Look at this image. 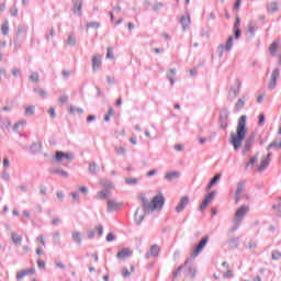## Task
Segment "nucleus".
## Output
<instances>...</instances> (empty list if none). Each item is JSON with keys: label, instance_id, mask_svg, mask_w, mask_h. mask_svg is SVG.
Listing matches in <instances>:
<instances>
[{"label": "nucleus", "instance_id": "51", "mask_svg": "<svg viewBox=\"0 0 281 281\" xmlns=\"http://www.w3.org/2000/svg\"><path fill=\"white\" fill-rule=\"evenodd\" d=\"M91 27H92V30H98V27H100V23L99 22H89L87 24V29L89 30Z\"/></svg>", "mask_w": 281, "mask_h": 281}, {"label": "nucleus", "instance_id": "18", "mask_svg": "<svg viewBox=\"0 0 281 281\" xmlns=\"http://www.w3.org/2000/svg\"><path fill=\"white\" fill-rule=\"evenodd\" d=\"M72 12H74V14H77L78 16H82V0L74 1Z\"/></svg>", "mask_w": 281, "mask_h": 281}, {"label": "nucleus", "instance_id": "38", "mask_svg": "<svg viewBox=\"0 0 281 281\" xmlns=\"http://www.w3.org/2000/svg\"><path fill=\"white\" fill-rule=\"evenodd\" d=\"M69 113L71 115H74V113H78L79 115H82V113H85V110H82L81 108H76V106L71 105L69 109Z\"/></svg>", "mask_w": 281, "mask_h": 281}, {"label": "nucleus", "instance_id": "1", "mask_svg": "<svg viewBox=\"0 0 281 281\" xmlns=\"http://www.w3.org/2000/svg\"><path fill=\"white\" fill-rule=\"evenodd\" d=\"M139 199L142 201V207L145 214L139 215V209H136L134 214V221L136 225H142V222L144 218H146V214H150V212H155L157 209L161 210L164 207V203H166V198H164V194L161 193L154 196L151 202L146 199L145 194H140Z\"/></svg>", "mask_w": 281, "mask_h": 281}, {"label": "nucleus", "instance_id": "27", "mask_svg": "<svg viewBox=\"0 0 281 281\" xmlns=\"http://www.w3.org/2000/svg\"><path fill=\"white\" fill-rule=\"evenodd\" d=\"M256 32H258V25L256 22L250 21L248 23V33L250 34L251 37L256 36Z\"/></svg>", "mask_w": 281, "mask_h": 281}, {"label": "nucleus", "instance_id": "15", "mask_svg": "<svg viewBox=\"0 0 281 281\" xmlns=\"http://www.w3.org/2000/svg\"><path fill=\"white\" fill-rule=\"evenodd\" d=\"M122 206V203L115 200H108V212H117V210Z\"/></svg>", "mask_w": 281, "mask_h": 281}, {"label": "nucleus", "instance_id": "43", "mask_svg": "<svg viewBox=\"0 0 281 281\" xmlns=\"http://www.w3.org/2000/svg\"><path fill=\"white\" fill-rule=\"evenodd\" d=\"M89 172L91 175H97V172H98V165L95 162H91L89 165Z\"/></svg>", "mask_w": 281, "mask_h": 281}, {"label": "nucleus", "instance_id": "32", "mask_svg": "<svg viewBox=\"0 0 281 281\" xmlns=\"http://www.w3.org/2000/svg\"><path fill=\"white\" fill-rule=\"evenodd\" d=\"M11 240H12V243H14L15 245L21 246V243L23 241V237L16 235V233H12V234H11Z\"/></svg>", "mask_w": 281, "mask_h": 281}, {"label": "nucleus", "instance_id": "54", "mask_svg": "<svg viewBox=\"0 0 281 281\" xmlns=\"http://www.w3.org/2000/svg\"><path fill=\"white\" fill-rule=\"evenodd\" d=\"M161 8H164V4L161 2H156L153 4L151 9L154 10V12H157V10H161Z\"/></svg>", "mask_w": 281, "mask_h": 281}, {"label": "nucleus", "instance_id": "29", "mask_svg": "<svg viewBox=\"0 0 281 281\" xmlns=\"http://www.w3.org/2000/svg\"><path fill=\"white\" fill-rule=\"evenodd\" d=\"M238 245H240V239L238 237H233L228 240V247H231V249H238Z\"/></svg>", "mask_w": 281, "mask_h": 281}, {"label": "nucleus", "instance_id": "24", "mask_svg": "<svg viewBox=\"0 0 281 281\" xmlns=\"http://www.w3.org/2000/svg\"><path fill=\"white\" fill-rule=\"evenodd\" d=\"M71 238L76 245L80 246L82 245V233L75 231L71 233Z\"/></svg>", "mask_w": 281, "mask_h": 281}, {"label": "nucleus", "instance_id": "2", "mask_svg": "<svg viewBox=\"0 0 281 281\" xmlns=\"http://www.w3.org/2000/svg\"><path fill=\"white\" fill-rule=\"evenodd\" d=\"M247 136V116L241 115L238 125H237V134H234V132L231 133V140L233 148L235 150H239L240 146H243V142L245 140V137Z\"/></svg>", "mask_w": 281, "mask_h": 281}, {"label": "nucleus", "instance_id": "21", "mask_svg": "<svg viewBox=\"0 0 281 281\" xmlns=\"http://www.w3.org/2000/svg\"><path fill=\"white\" fill-rule=\"evenodd\" d=\"M131 256H133V251H130L128 248H123L117 252L116 258L124 260V258H131Z\"/></svg>", "mask_w": 281, "mask_h": 281}, {"label": "nucleus", "instance_id": "26", "mask_svg": "<svg viewBox=\"0 0 281 281\" xmlns=\"http://www.w3.org/2000/svg\"><path fill=\"white\" fill-rule=\"evenodd\" d=\"M184 267H188L187 276L189 278H195V276H196V268H194L192 265L189 266V261L188 260L184 262Z\"/></svg>", "mask_w": 281, "mask_h": 281}, {"label": "nucleus", "instance_id": "59", "mask_svg": "<svg viewBox=\"0 0 281 281\" xmlns=\"http://www.w3.org/2000/svg\"><path fill=\"white\" fill-rule=\"evenodd\" d=\"M87 237L90 239V240H93V238H95V231H88L87 232Z\"/></svg>", "mask_w": 281, "mask_h": 281}, {"label": "nucleus", "instance_id": "19", "mask_svg": "<svg viewBox=\"0 0 281 281\" xmlns=\"http://www.w3.org/2000/svg\"><path fill=\"white\" fill-rule=\"evenodd\" d=\"M235 38H240V34H243V31L240 30V18H236L235 24L233 26Z\"/></svg>", "mask_w": 281, "mask_h": 281}, {"label": "nucleus", "instance_id": "62", "mask_svg": "<svg viewBox=\"0 0 281 281\" xmlns=\"http://www.w3.org/2000/svg\"><path fill=\"white\" fill-rule=\"evenodd\" d=\"M70 196L74 199V201H80V194L78 192H71Z\"/></svg>", "mask_w": 281, "mask_h": 281}, {"label": "nucleus", "instance_id": "45", "mask_svg": "<svg viewBox=\"0 0 281 281\" xmlns=\"http://www.w3.org/2000/svg\"><path fill=\"white\" fill-rule=\"evenodd\" d=\"M109 194H111V193L103 190V191H99L97 193V196H98V199H109Z\"/></svg>", "mask_w": 281, "mask_h": 281}, {"label": "nucleus", "instance_id": "9", "mask_svg": "<svg viewBox=\"0 0 281 281\" xmlns=\"http://www.w3.org/2000/svg\"><path fill=\"white\" fill-rule=\"evenodd\" d=\"M159 251H161V248L159 247V245L154 244L150 248L149 251L146 252L145 258L147 260H149V258H157V256H159Z\"/></svg>", "mask_w": 281, "mask_h": 281}, {"label": "nucleus", "instance_id": "17", "mask_svg": "<svg viewBox=\"0 0 281 281\" xmlns=\"http://www.w3.org/2000/svg\"><path fill=\"white\" fill-rule=\"evenodd\" d=\"M35 271L36 270L34 268L21 270L20 272L16 273L15 278L18 281H21V280H23V278H25V276L34 274Z\"/></svg>", "mask_w": 281, "mask_h": 281}, {"label": "nucleus", "instance_id": "11", "mask_svg": "<svg viewBox=\"0 0 281 281\" xmlns=\"http://www.w3.org/2000/svg\"><path fill=\"white\" fill-rule=\"evenodd\" d=\"M190 203V198L188 196H182L180 199V202L178 203V205L176 206V212L179 214L181 212H183L186 210V207L188 206V204Z\"/></svg>", "mask_w": 281, "mask_h": 281}, {"label": "nucleus", "instance_id": "55", "mask_svg": "<svg viewBox=\"0 0 281 281\" xmlns=\"http://www.w3.org/2000/svg\"><path fill=\"white\" fill-rule=\"evenodd\" d=\"M181 271H183V266H179L178 269L173 271V278H179V276H181Z\"/></svg>", "mask_w": 281, "mask_h": 281}, {"label": "nucleus", "instance_id": "44", "mask_svg": "<svg viewBox=\"0 0 281 281\" xmlns=\"http://www.w3.org/2000/svg\"><path fill=\"white\" fill-rule=\"evenodd\" d=\"M207 205H210V202L206 199H204L202 201V203L200 204V206H199V211L200 212H205V210L207 209Z\"/></svg>", "mask_w": 281, "mask_h": 281}, {"label": "nucleus", "instance_id": "57", "mask_svg": "<svg viewBox=\"0 0 281 281\" xmlns=\"http://www.w3.org/2000/svg\"><path fill=\"white\" fill-rule=\"evenodd\" d=\"M95 232H98L99 236H102V234H104V226H102L101 224L97 225Z\"/></svg>", "mask_w": 281, "mask_h": 281}, {"label": "nucleus", "instance_id": "56", "mask_svg": "<svg viewBox=\"0 0 281 281\" xmlns=\"http://www.w3.org/2000/svg\"><path fill=\"white\" fill-rule=\"evenodd\" d=\"M218 181H221V173H216V175L211 179V182L213 183V186H216V183H218Z\"/></svg>", "mask_w": 281, "mask_h": 281}, {"label": "nucleus", "instance_id": "64", "mask_svg": "<svg viewBox=\"0 0 281 281\" xmlns=\"http://www.w3.org/2000/svg\"><path fill=\"white\" fill-rule=\"evenodd\" d=\"M258 125H259V126H265V114H260V115H259Z\"/></svg>", "mask_w": 281, "mask_h": 281}, {"label": "nucleus", "instance_id": "22", "mask_svg": "<svg viewBox=\"0 0 281 281\" xmlns=\"http://www.w3.org/2000/svg\"><path fill=\"white\" fill-rule=\"evenodd\" d=\"M251 146H254V136H250L246 139L244 149H243V155H247V153L251 150Z\"/></svg>", "mask_w": 281, "mask_h": 281}, {"label": "nucleus", "instance_id": "28", "mask_svg": "<svg viewBox=\"0 0 281 281\" xmlns=\"http://www.w3.org/2000/svg\"><path fill=\"white\" fill-rule=\"evenodd\" d=\"M246 98L245 95H243L241 98H239L235 104V110L236 111H240L245 108V102H246Z\"/></svg>", "mask_w": 281, "mask_h": 281}, {"label": "nucleus", "instance_id": "25", "mask_svg": "<svg viewBox=\"0 0 281 281\" xmlns=\"http://www.w3.org/2000/svg\"><path fill=\"white\" fill-rule=\"evenodd\" d=\"M50 175H59V177H63L64 179L69 178V173L65 170L58 169V168H52L49 169Z\"/></svg>", "mask_w": 281, "mask_h": 281}, {"label": "nucleus", "instance_id": "7", "mask_svg": "<svg viewBox=\"0 0 281 281\" xmlns=\"http://www.w3.org/2000/svg\"><path fill=\"white\" fill-rule=\"evenodd\" d=\"M278 78H280V68H276L274 70H272L271 79L268 85V89L270 91H273V89H276V86L278 85Z\"/></svg>", "mask_w": 281, "mask_h": 281}, {"label": "nucleus", "instance_id": "16", "mask_svg": "<svg viewBox=\"0 0 281 281\" xmlns=\"http://www.w3.org/2000/svg\"><path fill=\"white\" fill-rule=\"evenodd\" d=\"M100 184L103 187V190L105 192H110V193H111V190L115 188V184L112 181L106 179H101Z\"/></svg>", "mask_w": 281, "mask_h": 281}, {"label": "nucleus", "instance_id": "34", "mask_svg": "<svg viewBox=\"0 0 281 281\" xmlns=\"http://www.w3.org/2000/svg\"><path fill=\"white\" fill-rule=\"evenodd\" d=\"M114 153H116V155L120 157H124V155H126V148L122 146H114Z\"/></svg>", "mask_w": 281, "mask_h": 281}, {"label": "nucleus", "instance_id": "63", "mask_svg": "<svg viewBox=\"0 0 281 281\" xmlns=\"http://www.w3.org/2000/svg\"><path fill=\"white\" fill-rule=\"evenodd\" d=\"M112 240H115V236L113 235V233H109L106 235V241L108 243H112Z\"/></svg>", "mask_w": 281, "mask_h": 281}, {"label": "nucleus", "instance_id": "30", "mask_svg": "<svg viewBox=\"0 0 281 281\" xmlns=\"http://www.w3.org/2000/svg\"><path fill=\"white\" fill-rule=\"evenodd\" d=\"M175 76H177V69L172 68L167 71V78L171 85H175Z\"/></svg>", "mask_w": 281, "mask_h": 281}, {"label": "nucleus", "instance_id": "49", "mask_svg": "<svg viewBox=\"0 0 281 281\" xmlns=\"http://www.w3.org/2000/svg\"><path fill=\"white\" fill-rule=\"evenodd\" d=\"M125 183L127 186H136V183H138V180H137V178H127V179H125Z\"/></svg>", "mask_w": 281, "mask_h": 281}, {"label": "nucleus", "instance_id": "53", "mask_svg": "<svg viewBox=\"0 0 281 281\" xmlns=\"http://www.w3.org/2000/svg\"><path fill=\"white\" fill-rule=\"evenodd\" d=\"M26 33H27V27H25V25H19L18 26V35L26 34Z\"/></svg>", "mask_w": 281, "mask_h": 281}, {"label": "nucleus", "instance_id": "20", "mask_svg": "<svg viewBox=\"0 0 281 281\" xmlns=\"http://www.w3.org/2000/svg\"><path fill=\"white\" fill-rule=\"evenodd\" d=\"M267 12H270L271 14H276L280 10V3L278 2H270L266 5Z\"/></svg>", "mask_w": 281, "mask_h": 281}, {"label": "nucleus", "instance_id": "48", "mask_svg": "<svg viewBox=\"0 0 281 281\" xmlns=\"http://www.w3.org/2000/svg\"><path fill=\"white\" fill-rule=\"evenodd\" d=\"M271 258H272V260H280V258H281V251H280V250H273V251L271 252Z\"/></svg>", "mask_w": 281, "mask_h": 281}, {"label": "nucleus", "instance_id": "12", "mask_svg": "<svg viewBox=\"0 0 281 281\" xmlns=\"http://www.w3.org/2000/svg\"><path fill=\"white\" fill-rule=\"evenodd\" d=\"M245 192V181H239L237 183V189L235 191V203H240V194Z\"/></svg>", "mask_w": 281, "mask_h": 281}, {"label": "nucleus", "instance_id": "6", "mask_svg": "<svg viewBox=\"0 0 281 281\" xmlns=\"http://www.w3.org/2000/svg\"><path fill=\"white\" fill-rule=\"evenodd\" d=\"M207 240H210V236L206 235L199 241L198 246L191 254V258H196L199 254H201L203 249H205V246L207 245Z\"/></svg>", "mask_w": 281, "mask_h": 281}, {"label": "nucleus", "instance_id": "31", "mask_svg": "<svg viewBox=\"0 0 281 281\" xmlns=\"http://www.w3.org/2000/svg\"><path fill=\"white\" fill-rule=\"evenodd\" d=\"M35 111H36V106L29 105L25 108L24 114L26 117H32V115H34Z\"/></svg>", "mask_w": 281, "mask_h": 281}, {"label": "nucleus", "instance_id": "36", "mask_svg": "<svg viewBox=\"0 0 281 281\" xmlns=\"http://www.w3.org/2000/svg\"><path fill=\"white\" fill-rule=\"evenodd\" d=\"M134 272H135V266H131V271H128L127 268H122V271H121L124 278H128V276H131V273H134Z\"/></svg>", "mask_w": 281, "mask_h": 281}, {"label": "nucleus", "instance_id": "42", "mask_svg": "<svg viewBox=\"0 0 281 281\" xmlns=\"http://www.w3.org/2000/svg\"><path fill=\"white\" fill-rule=\"evenodd\" d=\"M34 93H37L41 98H47V92L43 88H34Z\"/></svg>", "mask_w": 281, "mask_h": 281}, {"label": "nucleus", "instance_id": "40", "mask_svg": "<svg viewBox=\"0 0 281 281\" xmlns=\"http://www.w3.org/2000/svg\"><path fill=\"white\" fill-rule=\"evenodd\" d=\"M53 243H54V245H59L60 244V232L59 231H56L53 234Z\"/></svg>", "mask_w": 281, "mask_h": 281}, {"label": "nucleus", "instance_id": "4", "mask_svg": "<svg viewBox=\"0 0 281 281\" xmlns=\"http://www.w3.org/2000/svg\"><path fill=\"white\" fill-rule=\"evenodd\" d=\"M247 214H249V205L244 204L235 212L234 223H243Z\"/></svg>", "mask_w": 281, "mask_h": 281}, {"label": "nucleus", "instance_id": "46", "mask_svg": "<svg viewBox=\"0 0 281 281\" xmlns=\"http://www.w3.org/2000/svg\"><path fill=\"white\" fill-rule=\"evenodd\" d=\"M216 196V191H211L204 199L209 202L212 203L214 201V198Z\"/></svg>", "mask_w": 281, "mask_h": 281}, {"label": "nucleus", "instance_id": "35", "mask_svg": "<svg viewBox=\"0 0 281 281\" xmlns=\"http://www.w3.org/2000/svg\"><path fill=\"white\" fill-rule=\"evenodd\" d=\"M256 164H258V154L249 159V161L246 164V168H254Z\"/></svg>", "mask_w": 281, "mask_h": 281}, {"label": "nucleus", "instance_id": "39", "mask_svg": "<svg viewBox=\"0 0 281 281\" xmlns=\"http://www.w3.org/2000/svg\"><path fill=\"white\" fill-rule=\"evenodd\" d=\"M271 148H277V150H280L281 142L278 143L277 140H273L268 145L267 150H271Z\"/></svg>", "mask_w": 281, "mask_h": 281}, {"label": "nucleus", "instance_id": "60", "mask_svg": "<svg viewBox=\"0 0 281 281\" xmlns=\"http://www.w3.org/2000/svg\"><path fill=\"white\" fill-rule=\"evenodd\" d=\"M11 74L14 76V78H18V76H21V70L19 68H13Z\"/></svg>", "mask_w": 281, "mask_h": 281}, {"label": "nucleus", "instance_id": "14", "mask_svg": "<svg viewBox=\"0 0 281 281\" xmlns=\"http://www.w3.org/2000/svg\"><path fill=\"white\" fill-rule=\"evenodd\" d=\"M179 23L180 25H182L183 32H186L187 30H190V23H192V21L190 20V15H182L180 18Z\"/></svg>", "mask_w": 281, "mask_h": 281}, {"label": "nucleus", "instance_id": "47", "mask_svg": "<svg viewBox=\"0 0 281 281\" xmlns=\"http://www.w3.org/2000/svg\"><path fill=\"white\" fill-rule=\"evenodd\" d=\"M67 44L70 45V47H76V36L69 35L67 40Z\"/></svg>", "mask_w": 281, "mask_h": 281}, {"label": "nucleus", "instance_id": "5", "mask_svg": "<svg viewBox=\"0 0 281 281\" xmlns=\"http://www.w3.org/2000/svg\"><path fill=\"white\" fill-rule=\"evenodd\" d=\"M243 87V82L240 79L235 80V87H231L228 91V98L229 100H236L238 95H240V88Z\"/></svg>", "mask_w": 281, "mask_h": 281}, {"label": "nucleus", "instance_id": "37", "mask_svg": "<svg viewBox=\"0 0 281 281\" xmlns=\"http://www.w3.org/2000/svg\"><path fill=\"white\" fill-rule=\"evenodd\" d=\"M29 80L31 81V82H34V83H36V82H40V80H41V76L38 75V72H31V75H30V77H29Z\"/></svg>", "mask_w": 281, "mask_h": 281}, {"label": "nucleus", "instance_id": "50", "mask_svg": "<svg viewBox=\"0 0 281 281\" xmlns=\"http://www.w3.org/2000/svg\"><path fill=\"white\" fill-rule=\"evenodd\" d=\"M1 32H2L3 36H8V32H10V27L8 26V22L2 24Z\"/></svg>", "mask_w": 281, "mask_h": 281}, {"label": "nucleus", "instance_id": "3", "mask_svg": "<svg viewBox=\"0 0 281 281\" xmlns=\"http://www.w3.org/2000/svg\"><path fill=\"white\" fill-rule=\"evenodd\" d=\"M232 47H234V36H229L227 38L226 45L221 44L217 47L218 58H223V54H225V52H232Z\"/></svg>", "mask_w": 281, "mask_h": 281}, {"label": "nucleus", "instance_id": "33", "mask_svg": "<svg viewBox=\"0 0 281 281\" xmlns=\"http://www.w3.org/2000/svg\"><path fill=\"white\" fill-rule=\"evenodd\" d=\"M269 161H271V159L263 157L261 159V164L259 166V172H262V170H265V168H267V166H269Z\"/></svg>", "mask_w": 281, "mask_h": 281}, {"label": "nucleus", "instance_id": "13", "mask_svg": "<svg viewBox=\"0 0 281 281\" xmlns=\"http://www.w3.org/2000/svg\"><path fill=\"white\" fill-rule=\"evenodd\" d=\"M102 67V55L92 56V71H98Z\"/></svg>", "mask_w": 281, "mask_h": 281}, {"label": "nucleus", "instance_id": "52", "mask_svg": "<svg viewBox=\"0 0 281 281\" xmlns=\"http://www.w3.org/2000/svg\"><path fill=\"white\" fill-rule=\"evenodd\" d=\"M106 58H110V60L115 58V54H113V47H108Z\"/></svg>", "mask_w": 281, "mask_h": 281}, {"label": "nucleus", "instance_id": "61", "mask_svg": "<svg viewBox=\"0 0 281 281\" xmlns=\"http://www.w3.org/2000/svg\"><path fill=\"white\" fill-rule=\"evenodd\" d=\"M223 278H234V272L232 270H227L223 273Z\"/></svg>", "mask_w": 281, "mask_h": 281}, {"label": "nucleus", "instance_id": "23", "mask_svg": "<svg viewBox=\"0 0 281 281\" xmlns=\"http://www.w3.org/2000/svg\"><path fill=\"white\" fill-rule=\"evenodd\" d=\"M181 177V172L179 171H169L165 175L166 181H175V179H179Z\"/></svg>", "mask_w": 281, "mask_h": 281}, {"label": "nucleus", "instance_id": "41", "mask_svg": "<svg viewBox=\"0 0 281 281\" xmlns=\"http://www.w3.org/2000/svg\"><path fill=\"white\" fill-rule=\"evenodd\" d=\"M278 42H273L269 47V53L271 56H276V52H278Z\"/></svg>", "mask_w": 281, "mask_h": 281}, {"label": "nucleus", "instance_id": "58", "mask_svg": "<svg viewBox=\"0 0 281 281\" xmlns=\"http://www.w3.org/2000/svg\"><path fill=\"white\" fill-rule=\"evenodd\" d=\"M68 100H69V97H67V94H64V95L59 97L58 102L60 104H65V103H67Z\"/></svg>", "mask_w": 281, "mask_h": 281}, {"label": "nucleus", "instance_id": "8", "mask_svg": "<svg viewBox=\"0 0 281 281\" xmlns=\"http://www.w3.org/2000/svg\"><path fill=\"white\" fill-rule=\"evenodd\" d=\"M229 119V113L227 110H223L220 112V128L225 131L227 128V120Z\"/></svg>", "mask_w": 281, "mask_h": 281}, {"label": "nucleus", "instance_id": "10", "mask_svg": "<svg viewBox=\"0 0 281 281\" xmlns=\"http://www.w3.org/2000/svg\"><path fill=\"white\" fill-rule=\"evenodd\" d=\"M55 159L57 164H60V159H67V161H74V154L71 153L65 154L63 151H56Z\"/></svg>", "mask_w": 281, "mask_h": 281}]
</instances>
